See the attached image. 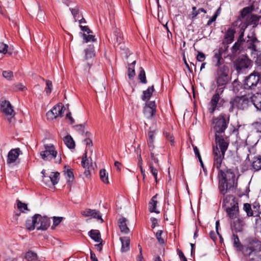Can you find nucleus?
<instances>
[{"instance_id": "39448f33", "label": "nucleus", "mask_w": 261, "mask_h": 261, "mask_svg": "<svg viewBox=\"0 0 261 261\" xmlns=\"http://www.w3.org/2000/svg\"><path fill=\"white\" fill-rule=\"evenodd\" d=\"M252 65V61L245 55H241L233 62V67L239 74L246 73Z\"/></svg>"}, {"instance_id": "7ed1b4c3", "label": "nucleus", "mask_w": 261, "mask_h": 261, "mask_svg": "<svg viewBox=\"0 0 261 261\" xmlns=\"http://www.w3.org/2000/svg\"><path fill=\"white\" fill-rule=\"evenodd\" d=\"M228 73L229 68L226 65H223L222 67L217 69L215 75L216 89H222L224 92L229 81Z\"/></svg>"}, {"instance_id": "c756f323", "label": "nucleus", "mask_w": 261, "mask_h": 261, "mask_svg": "<svg viewBox=\"0 0 261 261\" xmlns=\"http://www.w3.org/2000/svg\"><path fill=\"white\" fill-rule=\"evenodd\" d=\"M157 195H155L152 197L151 201L149 203V211L150 213H159L160 212L156 210V205L158 201L155 200L156 198Z\"/></svg>"}, {"instance_id": "4c0bfd02", "label": "nucleus", "mask_w": 261, "mask_h": 261, "mask_svg": "<svg viewBox=\"0 0 261 261\" xmlns=\"http://www.w3.org/2000/svg\"><path fill=\"white\" fill-rule=\"evenodd\" d=\"M243 210L246 212L247 217L253 216V212L251 208V205L249 203H244Z\"/></svg>"}, {"instance_id": "ea45409f", "label": "nucleus", "mask_w": 261, "mask_h": 261, "mask_svg": "<svg viewBox=\"0 0 261 261\" xmlns=\"http://www.w3.org/2000/svg\"><path fill=\"white\" fill-rule=\"evenodd\" d=\"M149 168H150V172H151V174L154 176L156 182H158L157 176H158V172L157 169L156 168V167H155L153 166V164L152 162H149Z\"/></svg>"}, {"instance_id": "b1692460", "label": "nucleus", "mask_w": 261, "mask_h": 261, "mask_svg": "<svg viewBox=\"0 0 261 261\" xmlns=\"http://www.w3.org/2000/svg\"><path fill=\"white\" fill-rule=\"evenodd\" d=\"M120 240L121 242V251L122 252H126L129 250L130 239L128 237H121Z\"/></svg>"}, {"instance_id": "423d86ee", "label": "nucleus", "mask_w": 261, "mask_h": 261, "mask_svg": "<svg viewBox=\"0 0 261 261\" xmlns=\"http://www.w3.org/2000/svg\"><path fill=\"white\" fill-rule=\"evenodd\" d=\"M258 85L261 86L260 74L256 71L246 76L243 81V87L245 90H255Z\"/></svg>"}, {"instance_id": "5701e85b", "label": "nucleus", "mask_w": 261, "mask_h": 261, "mask_svg": "<svg viewBox=\"0 0 261 261\" xmlns=\"http://www.w3.org/2000/svg\"><path fill=\"white\" fill-rule=\"evenodd\" d=\"M88 235L91 239L96 242H102L100 231L97 229H92L88 232Z\"/></svg>"}, {"instance_id": "c03bdc74", "label": "nucleus", "mask_w": 261, "mask_h": 261, "mask_svg": "<svg viewBox=\"0 0 261 261\" xmlns=\"http://www.w3.org/2000/svg\"><path fill=\"white\" fill-rule=\"evenodd\" d=\"M85 59L88 60L89 59H92L94 57V50L92 49H86L85 50Z\"/></svg>"}, {"instance_id": "774afa93", "label": "nucleus", "mask_w": 261, "mask_h": 261, "mask_svg": "<svg viewBox=\"0 0 261 261\" xmlns=\"http://www.w3.org/2000/svg\"><path fill=\"white\" fill-rule=\"evenodd\" d=\"M90 258L91 261H98L95 254L92 251L90 252Z\"/></svg>"}, {"instance_id": "9d476101", "label": "nucleus", "mask_w": 261, "mask_h": 261, "mask_svg": "<svg viewBox=\"0 0 261 261\" xmlns=\"http://www.w3.org/2000/svg\"><path fill=\"white\" fill-rule=\"evenodd\" d=\"M1 110L5 115L8 117L9 122H11L12 118H13L15 115L13 107L10 102L8 100L3 101L1 105Z\"/></svg>"}, {"instance_id": "dca6fc26", "label": "nucleus", "mask_w": 261, "mask_h": 261, "mask_svg": "<svg viewBox=\"0 0 261 261\" xmlns=\"http://www.w3.org/2000/svg\"><path fill=\"white\" fill-rule=\"evenodd\" d=\"M228 217L233 219L239 217V208L238 203H234L231 207H228L226 208Z\"/></svg>"}, {"instance_id": "f257e3e1", "label": "nucleus", "mask_w": 261, "mask_h": 261, "mask_svg": "<svg viewBox=\"0 0 261 261\" xmlns=\"http://www.w3.org/2000/svg\"><path fill=\"white\" fill-rule=\"evenodd\" d=\"M216 146L213 147L214 166L218 170V189L221 194L224 196L228 191H233L237 188L238 182L236 175L231 169L227 167L221 169V164L229 143L227 137L221 135H215Z\"/></svg>"}, {"instance_id": "58836bf2", "label": "nucleus", "mask_w": 261, "mask_h": 261, "mask_svg": "<svg viewBox=\"0 0 261 261\" xmlns=\"http://www.w3.org/2000/svg\"><path fill=\"white\" fill-rule=\"evenodd\" d=\"M203 12L204 13H206V10H205L204 8H199V9L197 10V8L196 7H192V18L193 19H195L196 16L199 14V13Z\"/></svg>"}, {"instance_id": "c85d7f7f", "label": "nucleus", "mask_w": 261, "mask_h": 261, "mask_svg": "<svg viewBox=\"0 0 261 261\" xmlns=\"http://www.w3.org/2000/svg\"><path fill=\"white\" fill-rule=\"evenodd\" d=\"M154 91V89L153 85L151 87H149L146 90L143 91V95L141 97L142 100L143 101L149 100L152 96V93Z\"/></svg>"}, {"instance_id": "e433bc0d", "label": "nucleus", "mask_w": 261, "mask_h": 261, "mask_svg": "<svg viewBox=\"0 0 261 261\" xmlns=\"http://www.w3.org/2000/svg\"><path fill=\"white\" fill-rule=\"evenodd\" d=\"M138 79L141 83L144 84L147 83L145 72L142 67L140 68V72L138 75Z\"/></svg>"}, {"instance_id": "4be33fe9", "label": "nucleus", "mask_w": 261, "mask_h": 261, "mask_svg": "<svg viewBox=\"0 0 261 261\" xmlns=\"http://www.w3.org/2000/svg\"><path fill=\"white\" fill-rule=\"evenodd\" d=\"M251 102L258 110H261V93H256L251 97Z\"/></svg>"}, {"instance_id": "a878e982", "label": "nucleus", "mask_w": 261, "mask_h": 261, "mask_svg": "<svg viewBox=\"0 0 261 261\" xmlns=\"http://www.w3.org/2000/svg\"><path fill=\"white\" fill-rule=\"evenodd\" d=\"M127 220L124 217H122L119 219L118 223L120 231L124 233H128L129 229L126 224Z\"/></svg>"}, {"instance_id": "f704fd0d", "label": "nucleus", "mask_w": 261, "mask_h": 261, "mask_svg": "<svg viewBox=\"0 0 261 261\" xmlns=\"http://www.w3.org/2000/svg\"><path fill=\"white\" fill-rule=\"evenodd\" d=\"M60 173L58 172H52L49 176V178L53 185L57 184L59 180Z\"/></svg>"}, {"instance_id": "79ce46f5", "label": "nucleus", "mask_w": 261, "mask_h": 261, "mask_svg": "<svg viewBox=\"0 0 261 261\" xmlns=\"http://www.w3.org/2000/svg\"><path fill=\"white\" fill-rule=\"evenodd\" d=\"M66 178L67 179L68 182H72L74 180V177L72 169H67L66 172L65 173Z\"/></svg>"}, {"instance_id": "a211bd4d", "label": "nucleus", "mask_w": 261, "mask_h": 261, "mask_svg": "<svg viewBox=\"0 0 261 261\" xmlns=\"http://www.w3.org/2000/svg\"><path fill=\"white\" fill-rule=\"evenodd\" d=\"M250 167V169L254 172L261 170L260 155L255 156L252 158Z\"/></svg>"}, {"instance_id": "de8ad7c7", "label": "nucleus", "mask_w": 261, "mask_h": 261, "mask_svg": "<svg viewBox=\"0 0 261 261\" xmlns=\"http://www.w3.org/2000/svg\"><path fill=\"white\" fill-rule=\"evenodd\" d=\"M53 225L51 226L52 229H54L57 225H58L63 220V218L61 217H53Z\"/></svg>"}, {"instance_id": "bb28decb", "label": "nucleus", "mask_w": 261, "mask_h": 261, "mask_svg": "<svg viewBox=\"0 0 261 261\" xmlns=\"http://www.w3.org/2000/svg\"><path fill=\"white\" fill-rule=\"evenodd\" d=\"M243 43L236 41L233 46L231 47V57H236L239 53L241 46L243 45Z\"/></svg>"}, {"instance_id": "5fc2aeb1", "label": "nucleus", "mask_w": 261, "mask_h": 261, "mask_svg": "<svg viewBox=\"0 0 261 261\" xmlns=\"http://www.w3.org/2000/svg\"><path fill=\"white\" fill-rule=\"evenodd\" d=\"M255 227L256 229H261V217L259 215L255 216Z\"/></svg>"}, {"instance_id": "69168bd1", "label": "nucleus", "mask_w": 261, "mask_h": 261, "mask_svg": "<svg viewBox=\"0 0 261 261\" xmlns=\"http://www.w3.org/2000/svg\"><path fill=\"white\" fill-rule=\"evenodd\" d=\"M137 261H145L143 255H142V249L140 247V254H138L136 258Z\"/></svg>"}, {"instance_id": "13d9d810", "label": "nucleus", "mask_w": 261, "mask_h": 261, "mask_svg": "<svg viewBox=\"0 0 261 261\" xmlns=\"http://www.w3.org/2000/svg\"><path fill=\"white\" fill-rule=\"evenodd\" d=\"M148 140L147 141L154 142L155 138V130H150L148 132Z\"/></svg>"}, {"instance_id": "6e6552de", "label": "nucleus", "mask_w": 261, "mask_h": 261, "mask_svg": "<svg viewBox=\"0 0 261 261\" xmlns=\"http://www.w3.org/2000/svg\"><path fill=\"white\" fill-rule=\"evenodd\" d=\"M249 103L250 100L246 96H236L230 101L229 112H232L234 108L244 110L248 107Z\"/></svg>"}, {"instance_id": "338daca9", "label": "nucleus", "mask_w": 261, "mask_h": 261, "mask_svg": "<svg viewBox=\"0 0 261 261\" xmlns=\"http://www.w3.org/2000/svg\"><path fill=\"white\" fill-rule=\"evenodd\" d=\"M253 125L257 132H261V121L254 122Z\"/></svg>"}, {"instance_id": "aec40b11", "label": "nucleus", "mask_w": 261, "mask_h": 261, "mask_svg": "<svg viewBox=\"0 0 261 261\" xmlns=\"http://www.w3.org/2000/svg\"><path fill=\"white\" fill-rule=\"evenodd\" d=\"M236 32V30L232 27L229 28L226 31L224 38L227 44H229L234 41Z\"/></svg>"}, {"instance_id": "603ef678", "label": "nucleus", "mask_w": 261, "mask_h": 261, "mask_svg": "<svg viewBox=\"0 0 261 261\" xmlns=\"http://www.w3.org/2000/svg\"><path fill=\"white\" fill-rule=\"evenodd\" d=\"M163 233V231L161 230H158L155 234L156 239L160 244H163L164 243V240L162 237V235Z\"/></svg>"}, {"instance_id": "2eb2a0df", "label": "nucleus", "mask_w": 261, "mask_h": 261, "mask_svg": "<svg viewBox=\"0 0 261 261\" xmlns=\"http://www.w3.org/2000/svg\"><path fill=\"white\" fill-rule=\"evenodd\" d=\"M245 218L238 217V219L234 221L231 224L232 229L236 232L242 231L245 225Z\"/></svg>"}, {"instance_id": "412c9836", "label": "nucleus", "mask_w": 261, "mask_h": 261, "mask_svg": "<svg viewBox=\"0 0 261 261\" xmlns=\"http://www.w3.org/2000/svg\"><path fill=\"white\" fill-rule=\"evenodd\" d=\"M20 152L21 151L19 148L11 149L8 153V164L14 163L18 158Z\"/></svg>"}, {"instance_id": "f03ea898", "label": "nucleus", "mask_w": 261, "mask_h": 261, "mask_svg": "<svg viewBox=\"0 0 261 261\" xmlns=\"http://www.w3.org/2000/svg\"><path fill=\"white\" fill-rule=\"evenodd\" d=\"M261 251V241L254 237H250L246 240L243 254L244 256L249 258V261H254V258L251 257L252 255H256Z\"/></svg>"}, {"instance_id": "bf43d9fd", "label": "nucleus", "mask_w": 261, "mask_h": 261, "mask_svg": "<svg viewBox=\"0 0 261 261\" xmlns=\"http://www.w3.org/2000/svg\"><path fill=\"white\" fill-rule=\"evenodd\" d=\"M251 12V10L249 7H245L243 9V10L241 11V16L243 17H245L246 15H247L248 14H249Z\"/></svg>"}, {"instance_id": "20e7f679", "label": "nucleus", "mask_w": 261, "mask_h": 261, "mask_svg": "<svg viewBox=\"0 0 261 261\" xmlns=\"http://www.w3.org/2000/svg\"><path fill=\"white\" fill-rule=\"evenodd\" d=\"M229 122V117L227 118L225 114H220L218 117H215L212 120V124L215 131V135H219L224 133L228 127Z\"/></svg>"}, {"instance_id": "2f4dec72", "label": "nucleus", "mask_w": 261, "mask_h": 261, "mask_svg": "<svg viewBox=\"0 0 261 261\" xmlns=\"http://www.w3.org/2000/svg\"><path fill=\"white\" fill-rule=\"evenodd\" d=\"M73 127L76 130H77L80 134H81L82 135H84L85 137H90L91 135L90 132L85 131L84 124L76 125Z\"/></svg>"}, {"instance_id": "6ab92c4d", "label": "nucleus", "mask_w": 261, "mask_h": 261, "mask_svg": "<svg viewBox=\"0 0 261 261\" xmlns=\"http://www.w3.org/2000/svg\"><path fill=\"white\" fill-rule=\"evenodd\" d=\"M222 49H219L217 51L215 52L214 56L213 58V62L215 63V66L219 68L222 67L223 60L222 57Z\"/></svg>"}, {"instance_id": "37998d69", "label": "nucleus", "mask_w": 261, "mask_h": 261, "mask_svg": "<svg viewBox=\"0 0 261 261\" xmlns=\"http://www.w3.org/2000/svg\"><path fill=\"white\" fill-rule=\"evenodd\" d=\"M87 151L85 150V152L84 153V155L82 158V161L81 162L82 166L84 168L89 169V163L88 160L87 158Z\"/></svg>"}, {"instance_id": "c9c22d12", "label": "nucleus", "mask_w": 261, "mask_h": 261, "mask_svg": "<svg viewBox=\"0 0 261 261\" xmlns=\"http://www.w3.org/2000/svg\"><path fill=\"white\" fill-rule=\"evenodd\" d=\"M100 179L105 184H109L108 174L104 169H101L99 171Z\"/></svg>"}, {"instance_id": "49530a36", "label": "nucleus", "mask_w": 261, "mask_h": 261, "mask_svg": "<svg viewBox=\"0 0 261 261\" xmlns=\"http://www.w3.org/2000/svg\"><path fill=\"white\" fill-rule=\"evenodd\" d=\"M17 207L21 212H24L23 210L29 211L27 204L21 202L19 200H17Z\"/></svg>"}, {"instance_id": "393cba45", "label": "nucleus", "mask_w": 261, "mask_h": 261, "mask_svg": "<svg viewBox=\"0 0 261 261\" xmlns=\"http://www.w3.org/2000/svg\"><path fill=\"white\" fill-rule=\"evenodd\" d=\"M37 215H34L33 216L32 220H27L25 223V227L26 228L29 230H33L35 229V227L37 228V224H38V223H36V218Z\"/></svg>"}, {"instance_id": "e2e57ef3", "label": "nucleus", "mask_w": 261, "mask_h": 261, "mask_svg": "<svg viewBox=\"0 0 261 261\" xmlns=\"http://www.w3.org/2000/svg\"><path fill=\"white\" fill-rule=\"evenodd\" d=\"M70 10L75 19V21H76V17L77 16V15H79V9L77 8H73V9L70 8Z\"/></svg>"}, {"instance_id": "09e8293b", "label": "nucleus", "mask_w": 261, "mask_h": 261, "mask_svg": "<svg viewBox=\"0 0 261 261\" xmlns=\"http://www.w3.org/2000/svg\"><path fill=\"white\" fill-rule=\"evenodd\" d=\"M3 76L8 80H11L13 77V73L10 70L4 71Z\"/></svg>"}, {"instance_id": "f3484780", "label": "nucleus", "mask_w": 261, "mask_h": 261, "mask_svg": "<svg viewBox=\"0 0 261 261\" xmlns=\"http://www.w3.org/2000/svg\"><path fill=\"white\" fill-rule=\"evenodd\" d=\"M65 110V108L64 106L57 105L53 107L50 110V112H48L47 113V115L52 114L54 118H56L58 117H62L63 113Z\"/></svg>"}, {"instance_id": "864d4df0", "label": "nucleus", "mask_w": 261, "mask_h": 261, "mask_svg": "<svg viewBox=\"0 0 261 261\" xmlns=\"http://www.w3.org/2000/svg\"><path fill=\"white\" fill-rule=\"evenodd\" d=\"M82 36L83 37V38L84 40H85V42H88L89 41H95V36L92 35H90V34L88 35H87L86 34L83 33L82 34Z\"/></svg>"}, {"instance_id": "cd10ccee", "label": "nucleus", "mask_w": 261, "mask_h": 261, "mask_svg": "<svg viewBox=\"0 0 261 261\" xmlns=\"http://www.w3.org/2000/svg\"><path fill=\"white\" fill-rule=\"evenodd\" d=\"M233 246L237 249V251H244L245 246H243L240 241L239 238L237 234H233L232 235Z\"/></svg>"}, {"instance_id": "8fccbe9b", "label": "nucleus", "mask_w": 261, "mask_h": 261, "mask_svg": "<svg viewBox=\"0 0 261 261\" xmlns=\"http://www.w3.org/2000/svg\"><path fill=\"white\" fill-rule=\"evenodd\" d=\"M46 87L45 88V92L46 94L48 95L50 94L51 92L53 85L52 82L50 80H46Z\"/></svg>"}, {"instance_id": "a18cd8bd", "label": "nucleus", "mask_w": 261, "mask_h": 261, "mask_svg": "<svg viewBox=\"0 0 261 261\" xmlns=\"http://www.w3.org/2000/svg\"><path fill=\"white\" fill-rule=\"evenodd\" d=\"M114 34L115 37L114 39L116 40V42L118 43V44L121 43L122 42L123 39L121 36V34L117 29H116V30L114 31Z\"/></svg>"}, {"instance_id": "3c124183", "label": "nucleus", "mask_w": 261, "mask_h": 261, "mask_svg": "<svg viewBox=\"0 0 261 261\" xmlns=\"http://www.w3.org/2000/svg\"><path fill=\"white\" fill-rule=\"evenodd\" d=\"M8 45L3 42H0V53L6 54L8 53Z\"/></svg>"}, {"instance_id": "ddd939ff", "label": "nucleus", "mask_w": 261, "mask_h": 261, "mask_svg": "<svg viewBox=\"0 0 261 261\" xmlns=\"http://www.w3.org/2000/svg\"><path fill=\"white\" fill-rule=\"evenodd\" d=\"M247 37L249 39L247 41V48L253 52L258 51L257 49L256 44L260 41L257 39L255 34L253 32L251 36L248 35Z\"/></svg>"}, {"instance_id": "1a4fd4ad", "label": "nucleus", "mask_w": 261, "mask_h": 261, "mask_svg": "<svg viewBox=\"0 0 261 261\" xmlns=\"http://www.w3.org/2000/svg\"><path fill=\"white\" fill-rule=\"evenodd\" d=\"M44 150L40 152V156L45 161H49L56 157L57 152L53 145H44Z\"/></svg>"}, {"instance_id": "680f3d73", "label": "nucleus", "mask_w": 261, "mask_h": 261, "mask_svg": "<svg viewBox=\"0 0 261 261\" xmlns=\"http://www.w3.org/2000/svg\"><path fill=\"white\" fill-rule=\"evenodd\" d=\"M150 156L151 160L153 162V163L156 165V166H159V160L158 159L155 157L154 153H153L152 151H151L150 153Z\"/></svg>"}, {"instance_id": "7c9ffc66", "label": "nucleus", "mask_w": 261, "mask_h": 261, "mask_svg": "<svg viewBox=\"0 0 261 261\" xmlns=\"http://www.w3.org/2000/svg\"><path fill=\"white\" fill-rule=\"evenodd\" d=\"M64 142L67 147L70 149H73L75 147V143L70 136H66L63 139Z\"/></svg>"}, {"instance_id": "4468645a", "label": "nucleus", "mask_w": 261, "mask_h": 261, "mask_svg": "<svg viewBox=\"0 0 261 261\" xmlns=\"http://www.w3.org/2000/svg\"><path fill=\"white\" fill-rule=\"evenodd\" d=\"M81 213L82 215L85 217L90 216L93 218H96L97 220H100L101 221V222H103L100 213L96 210L87 208L84 211H82Z\"/></svg>"}, {"instance_id": "473e14b6", "label": "nucleus", "mask_w": 261, "mask_h": 261, "mask_svg": "<svg viewBox=\"0 0 261 261\" xmlns=\"http://www.w3.org/2000/svg\"><path fill=\"white\" fill-rule=\"evenodd\" d=\"M24 258L27 261H35L37 259L38 256L36 253L29 250L25 253Z\"/></svg>"}, {"instance_id": "a19ab883", "label": "nucleus", "mask_w": 261, "mask_h": 261, "mask_svg": "<svg viewBox=\"0 0 261 261\" xmlns=\"http://www.w3.org/2000/svg\"><path fill=\"white\" fill-rule=\"evenodd\" d=\"M163 133L166 139L170 142L171 145L174 146V139L173 135L171 133L167 131H164Z\"/></svg>"}, {"instance_id": "052dcab7", "label": "nucleus", "mask_w": 261, "mask_h": 261, "mask_svg": "<svg viewBox=\"0 0 261 261\" xmlns=\"http://www.w3.org/2000/svg\"><path fill=\"white\" fill-rule=\"evenodd\" d=\"M85 139L84 142L86 143L87 147H91L93 146V143L91 139L89 138L90 137H86Z\"/></svg>"}, {"instance_id": "f8f14e48", "label": "nucleus", "mask_w": 261, "mask_h": 261, "mask_svg": "<svg viewBox=\"0 0 261 261\" xmlns=\"http://www.w3.org/2000/svg\"><path fill=\"white\" fill-rule=\"evenodd\" d=\"M36 215H37L36 223L39 222L38 224H37V229L42 230H46L50 226V221L49 219L45 216L42 217L39 214H36Z\"/></svg>"}, {"instance_id": "72a5a7b5", "label": "nucleus", "mask_w": 261, "mask_h": 261, "mask_svg": "<svg viewBox=\"0 0 261 261\" xmlns=\"http://www.w3.org/2000/svg\"><path fill=\"white\" fill-rule=\"evenodd\" d=\"M247 25H243L241 27L240 31H239V36L238 38L237 41H239V42L244 43L245 42V40L244 38V32L245 31V29H246Z\"/></svg>"}, {"instance_id": "6e6d98bb", "label": "nucleus", "mask_w": 261, "mask_h": 261, "mask_svg": "<svg viewBox=\"0 0 261 261\" xmlns=\"http://www.w3.org/2000/svg\"><path fill=\"white\" fill-rule=\"evenodd\" d=\"M196 59L199 62H203L205 59V55L200 51H198V54L196 57Z\"/></svg>"}, {"instance_id": "9b49d317", "label": "nucleus", "mask_w": 261, "mask_h": 261, "mask_svg": "<svg viewBox=\"0 0 261 261\" xmlns=\"http://www.w3.org/2000/svg\"><path fill=\"white\" fill-rule=\"evenodd\" d=\"M156 107L154 101H150L146 103L143 109L145 117L149 119H152L156 114Z\"/></svg>"}, {"instance_id": "0e129e2a", "label": "nucleus", "mask_w": 261, "mask_h": 261, "mask_svg": "<svg viewBox=\"0 0 261 261\" xmlns=\"http://www.w3.org/2000/svg\"><path fill=\"white\" fill-rule=\"evenodd\" d=\"M80 28L82 31L87 32V33L88 34L92 33V32L89 29L88 26H83L80 25Z\"/></svg>"}, {"instance_id": "4d7b16f0", "label": "nucleus", "mask_w": 261, "mask_h": 261, "mask_svg": "<svg viewBox=\"0 0 261 261\" xmlns=\"http://www.w3.org/2000/svg\"><path fill=\"white\" fill-rule=\"evenodd\" d=\"M127 75L129 79H132L135 76V71L134 67H128Z\"/></svg>"}, {"instance_id": "0eeeda50", "label": "nucleus", "mask_w": 261, "mask_h": 261, "mask_svg": "<svg viewBox=\"0 0 261 261\" xmlns=\"http://www.w3.org/2000/svg\"><path fill=\"white\" fill-rule=\"evenodd\" d=\"M223 93V90L216 89L215 93L212 97L208 103V111L210 114H214L216 110H219L225 102L224 98L221 97Z\"/></svg>"}]
</instances>
